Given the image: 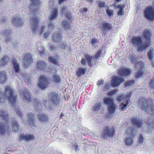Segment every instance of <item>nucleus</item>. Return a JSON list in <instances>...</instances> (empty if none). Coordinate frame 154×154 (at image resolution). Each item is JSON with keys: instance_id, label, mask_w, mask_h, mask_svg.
Masks as SVG:
<instances>
[{"instance_id": "1", "label": "nucleus", "mask_w": 154, "mask_h": 154, "mask_svg": "<svg viewBox=\"0 0 154 154\" xmlns=\"http://www.w3.org/2000/svg\"><path fill=\"white\" fill-rule=\"evenodd\" d=\"M143 38L146 42H143L141 37L134 36L131 39L132 45L137 47V51H142L149 46L151 43V37L152 35L150 32L147 29H145L142 33Z\"/></svg>"}, {"instance_id": "2", "label": "nucleus", "mask_w": 154, "mask_h": 154, "mask_svg": "<svg viewBox=\"0 0 154 154\" xmlns=\"http://www.w3.org/2000/svg\"><path fill=\"white\" fill-rule=\"evenodd\" d=\"M14 91L11 87L9 86L6 87L5 91L3 93L0 91V104H2V103L5 102V99H8L9 100L12 106H14L17 97L14 95Z\"/></svg>"}, {"instance_id": "3", "label": "nucleus", "mask_w": 154, "mask_h": 154, "mask_svg": "<svg viewBox=\"0 0 154 154\" xmlns=\"http://www.w3.org/2000/svg\"><path fill=\"white\" fill-rule=\"evenodd\" d=\"M0 116L5 122H0V134L1 135L10 134L11 128L8 125L9 115L8 112L0 110Z\"/></svg>"}, {"instance_id": "4", "label": "nucleus", "mask_w": 154, "mask_h": 154, "mask_svg": "<svg viewBox=\"0 0 154 154\" xmlns=\"http://www.w3.org/2000/svg\"><path fill=\"white\" fill-rule=\"evenodd\" d=\"M101 50H99L96 54L95 57L96 59L100 58L101 57V55L102 53ZM85 58H82L81 61V63L82 65L85 66L86 65V60L87 61L88 66L91 67H92L93 63L92 60L94 59V57L91 55L89 54H86L84 56Z\"/></svg>"}, {"instance_id": "5", "label": "nucleus", "mask_w": 154, "mask_h": 154, "mask_svg": "<svg viewBox=\"0 0 154 154\" xmlns=\"http://www.w3.org/2000/svg\"><path fill=\"white\" fill-rule=\"evenodd\" d=\"M116 130L113 126H105L103 127L102 135L104 138L112 137L115 134Z\"/></svg>"}, {"instance_id": "6", "label": "nucleus", "mask_w": 154, "mask_h": 154, "mask_svg": "<svg viewBox=\"0 0 154 154\" xmlns=\"http://www.w3.org/2000/svg\"><path fill=\"white\" fill-rule=\"evenodd\" d=\"M104 103L108 105L107 107L109 112L112 113L114 112L115 106L113 100L112 99L106 98L103 99Z\"/></svg>"}, {"instance_id": "7", "label": "nucleus", "mask_w": 154, "mask_h": 154, "mask_svg": "<svg viewBox=\"0 0 154 154\" xmlns=\"http://www.w3.org/2000/svg\"><path fill=\"white\" fill-rule=\"evenodd\" d=\"M38 87L41 89H44L48 87V82L47 79L44 75L40 76L38 78Z\"/></svg>"}, {"instance_id": "8", "label": "nucleus", "mask_w": 154, "mask_h": 154, "mask_svg": "<svg viewBox=\"0 0 154 154\" xmlns=\"http://www.w3.org/2000/svg\"><path fill=\"white\" fill-rule=\"evenodd\" d=\"M22 62L24 67H26L33 63L32 55L29 53H26L23 58Z\"/></svg>"}, {"instance_id": "9", "label": "nucleus", "mask_w": 154, "mask_h": 154, "mask_svg": "<svg viewBox=\"0 0 154 154\" xmlns=\"http://www.w3.org/2000/svg\"><path fill=\"white\" fill-rule=\"evenodd\" d=\"M145 17L149 20H154V10L152 7L147 8L144 11Z\"/></svg>"}, {"instance_id": "10", "label": "nucleus", "mask_w": 154, "mask_h": 154, "mask_svg": "<svg viewBox=\"0 0 154 154\" xmlns=\"http://www.w3.org/2000/svg\"><path fill=\"white\" fill-rule=\"evenodd\" d=\"M124 81L123 78L116 76L112 78L111 85L113 87H117Z\"/></svg>"}, {"instance_id": "11", "label": "nucleus", "mask_w": 154, "mask_h": 154, "mask_svg": "<svg viewBox=\"0 0 154 154\" xmlns=\"http://www.w3.org/2000/svg\"><path fill=\"white\" fill-rule=\"evenodd\" d=\"M38 19L37 17H35L30 19L31 26L33 33H36L38 26Z\"/></svg>"}, {"instance_id": "12", "label": "nucleus", "mask_w": 154, "mask_h": 154, "mask_svg": "<svg viewBox=\"0 0 154 154\" xmlns=\"http://www.w3.org/2000/svg\"><path fill=\"white\" fill-rule=\"evenodd\" d=\"M130 128H129L126 131V133H129L131 137H127L125 139V143L127 145H131L134 142L133 139L134 138L135 135L133 133V131L130 128V131H129Z\"/></svg>"}, {"instance_id": "13", "label": "nucleus", "mask_w": 154, "mask_h": 154, "mask_svg": "<svg viewBox=\"0 0 154 154\" xmlns=\"http://www.w3.org/2000/svg\"><path fill=\"white\" fill-rule=\"evenodd\" d=\"M118 72L120 75L127 77L131 74V71L129 68L124 67L118 69Z\"/></svg>"}, {"instance_id": "14", "label": "nucleus", "mask_w": 154, "mask_h": 154, "mask_svg": "<svg viewBox=\"0 0 154 154\" xmlns=\"http://www.w3.org/2000/svg\"><path fill=\"white\" fill-rule=\"evenodd\" d=\"M103 31L106 33V32H108L113 30V26L110 23L103 22L102 23L101 26Z\"/></svg>"}, {"instance_id": "15", "label": "nucleus", "mask_w": 154, "mask_h": 154, "mask_svg": "<svg viewBox=\"0 0 154 154\" xmlns=\"http://www.w3.org/2000/svg\"><path fill=\"white\" fill-rule=\"evenodd\" d=\"M49 100L55 104L57 105L60 103L58 95L54 93H51L48 94Z\"/></svg>"}, {"instance_id": "16", "label": "nucleus", "mask_w": 154, "mask_h": 154, "mask_svg": "<svg viewBox=\"0 0 154 154\" xmlns=\"http://www.w3.org/2000/svg\"><path fill=\"white\" fill-rule=\"evenodd\" d=\"M148 101L146 99L142 98L139 100L140 106L145 111H147L148 109Z\"/></svg>"}, {"instance_id": "17", "label": "nucleus", "mask_w": 154, "mask_h": 154, "mask_svg": "<svg viewBox=\"0 0 154 154\" xmlns=\"http://www.w3.org/2000/svg\"><path fill=\"white\" fill-rule=\"evenodd\" d=\"M28 121L29 125L31 127H35L34 115L30 113L27 115Z\"/></svg>"}, {"instance_id": "18", "label": "nucleus", "mask_w": 154, "mask_h": 154, "mask_svg": "<svg viewBox=\"0 0 154 154\" xmlns=\"http://www.w3.org/2000/svg\"><path fill=\"white\" fill-rule=\"evenodd\" d=\"M21 95L24 100H26L29 102L31 101V97L27 89L24 90L22 91L21 93Z\"/></svg>"}, {"instance_id": "19", "label": "nucleus", "mask_w": 154, "mask_h": 154, "mask_svg": "<svg viewBox=\"0 0 154 154\" xmlns=\"http://www.w3.org/2000/svg\"><path fill=\"white\" fill-rule=\"evenodd\" d=\"M131 104V102L129 99H127L124 101L122 103L120 106V108L122 111L125 110L128 106H130Z\"/></svg>"}, {"instance_id": "20", "label": "nucleus", "mask_w": 154, "mask_h": 154, "mask_svg": "<svg viewBox=\"0 0 154 154\" xmlns=\"http://www.w3.org/2000/svg\"><path fill=\"white\" fill-rule=\"evenodd\" d=\"M37 116L39 120L41 122H47L49 121V118L48 116L43 114H38L37 115Z\"/></svg>"}, {"instance_id": "21", "label": "nucleus", "mask_w": 154, "mask_h": 154, "mask_svg": "<svg viewBox=\"0 0 154 154\" xmlns=\"http://www.w3.org/2000/svg\"><path fill=\"white\" fill-rule=\"evenodd\" d=\"M12 63L13 65V69L15 72H19L20 71V65L17 63V61L15 58H12Z\"/></svg>"}, {"instance_id": "22", "label": "nucleus", "mask_w": 154, "mask_h": 154, "mask_svg": "<svg viewBox=\"0 0 154 154\" xmlns=\"http://www.w3.org/2000/svg\"><path fill=\"white\" fill-rule=\"evenodd\" d=\"M34 136L32 134L21 135L20 136V139L21 140H25L28 141L34 139Z\"/></svg>"}, {"instance_id": "23", "label": "nucleus", "mask_w": 154, "mask_h": 154, "mask_svg": "<svg viewBox=\"0 0 154 154\" xmlns=\"http://www.w3.org/2000/svg\"><path fill=\"white\" fill-rule=\"evenodd\" d=\"M132 123L134 125H135L137 127H141L142 122L138 119L137 118H133L131 119Z\"/></svg>"}, {"instance_id": "24", "label": "nucleus", "mask_w": 154, "mask_h": 154, "mask_svg": "<svg viewBox=\"0 0 154 154\" xmlns=\"http://www.w3.org/2000/svg\"><path fill=\"white\" fill-rule=\"evenodd\" d=\"M33 102L34 105L35 106V108L36 109V111L38 112H42V106L38 100L36 99H34L33 100Z\"/></svg>"}, {"instance_id": "25", "label": "nucleus", "mask_w": 154, "mask_h": 154, "mask_svg": "<svg viewBox=\"0 0 154 154\" xmlns=\"http://www.w3.org/2000/svg\"><path fill=\"white\" fill-rule=\"evenodd\" d=\"M6 74L4 71H0V83L4 84L6 80Z\"/></svg>"}, {"instance_id": "26", "label": "nucleus", "mask_w": 154, "mask_h": 154, "mask_svg": "<svg viewBox=\"0 0 154 154\" xmlns=\"http://www.w3.org/2000/svg\"><path fill=\"white\" fill-rule=\"evenodd\" d=\"M86 72V69L85 68H80L76 72V74L77 77H80L82 75H84Z\"/></svg>"}, {"instance_id": "27", "label": "nucleus", "mask_w": 154, "mask_h": 154, "mask_svg": "<svg viewBox=\"0 0 154 154\" xmlns=\"http://www.w3.org/2000/svg\"><path fill=\"white\" fill-rule=\"evenodd\" d=\"M9 61V58L7 56H5L0 61V66H3L7 65Z\"/></svg>"}, {"instance_id": "28", "label": "nucleus", "mask_w": 154, "mask_h": 154, "mask_svg": "<svg viewBox=\"0 0 154 154\" xmlns=\"http://www.w3.org/2000/svg\"><path fill=\"white\" fill-rule=\"evenodd\" d=\"M12 22L14 25L17 26H20L23 24L22 20L20 18H18L17 17V18H14Z\"/></svg>"}, {"instance_id": "29", "label": "nucleus", "mask_w": 154, "mask_h": 154, "mask_svg": "<svg viewBox=\"0 0 154 154\" xmlns=\"http://www.w3.org/2000/svg\"><path fill=\"white\" fill-rule=\"evenodd\" d=\"M36 66L38 69L45 70L46 68L47 64L45 62L41 61L37 63Z\"/></svg>"}, {"instance_id": "30", "label": "nucleus", "mask_w": 154, "mask_h": 154, "mask_svg": "<svg viewBox=\"0 0 154 154\" xmlns=\"http://www.w3.org/2000/svg\"><path fill=\"white\" fill-rule=\"evenodd\" d=\"M11 123L12 126V130L14 132L18 131L19 130L20 126L18 125L17 122L15 121L12 120Z\"/></svg>"}, {"instance_id": "31", "label": "nucleus", "mask_w": 154, "mask_h": 154, "mask_svg": "<svg viewBox=\"0 0 154 154\" xmlns=\"http://www.w3.org/2000/svg\"><path fill=\"white\" fill-rule=\"evenodd\" d=\"M52 38L53 41L57 42L60 41L62 39V38L60 33H57L53 35Z\"/></svg>"}, {"instance_id": "32", "label": "nucleus", "mask_w": 154, "mask_h": 154, "mask_svg": "<svg viewBox=\"0 0 154 154\" xmlns=\"http://www.w3.org/2000/svg\"><path fill=\"white\" fill-rule=\"evenodd\" d=\"M51 12L52 14L49 18L51 20L56 18L58 16V11L57 8H53Z\"/></svg>"}, {"instance_id": "33", "label": "nucleus", "mask_w": 154, "mask_h": 154, "mask_svg": "<svg viewBox=\"0 0 154 154\" xmlns=\"http://www.w3.org/2000/svg\"><path fill=\"white\" fill-rule=\"evenodd\" d=\"M130 96V94H127L126 95H125L124 94H122L118 96L116 99L118 101L120 102L122 100L128 98Z\"/></svg>"}, {"instance_id": "34", "label": "nucleus", "mask_w": 154, "mask_h": 154, "mask_svg": "<svg viewBox=\"0 0 154 154\" xmlns=\"http://www.w3.org/2000/svg\"><path fill=\"white\" fill-rule=\"evenodd\" d=\"M40 3L39 0H30V5L33 7L39 6Z\"/></svg>"}, {"instance_id": "35", "label": "nucleus", "mask_w": 154, "mask_h": 154, "mask_svg": "<svg viewBox=\"0 0 154 154\" xmlns=\"http://www.w3.org/2000/svg\"><path fill=\"white\" fill-rule=\"evenodd\" d=\"M53 81L56 83H60L61 82V79L58 75H55L53 76Z\"/></svg>"}, {"instance_id": "36", "label": "nucleus", "mask_w": 154, "mask_h": 154, "mask_svg": "<svg viewBox=\"0 0 154 154\" xmlns=\"http://www.w3.org/2000/svg\"><path fill=\"white\" fill-rule=\"evenodd\" d=\"M153 49H151L148 52L147 55L150 60H152L153 58Z\"/></svg>"}, {"instance_id": "37", "label": "nucleus", "mask_w": 154, "mask_h": 154, "mask_svg": "<svg viewBox=\"0 0 154 154\" xmlns=\"http://www.w3.org/2000/svg\"><path fill=\"white\" fill-rule=\"evenodd\" d=\"M48 59L49 61L51 62L54 64H57L58 63L57 61L58 59H56L54 57L51 56L48 57Z\"/></svg>"}, {"instance_id": "38", "label": "nucleus", "mask_w": 154, "mask_h": 154, "mask_svg": "<svg viewBox=\"0 0 154 154\" xmlns=\"http://www.w3.org/2000/svg\"><path fill=\"white\" fill-rule=\"evenodd\" d=\"M116 7L119 9V10L118 11V14L119 15H122L124 13L123 10L124 6H116Z\"/></svg>"}, {"instance_id": "39", "label": "nucleus", "mask_w": 154, "mask_h": 154, "mask_svg": "<svg viewBox=\"0 0 154 154\" xmlns=\"http://www.w3.org/2000/svg\"><path fill=\"white\" fill-rule=\"evenodd\" d=\"M101 105L100 103L97 104L92 107V109L94 111H98L100 109Z\"/></svg>"}, {"instance_id": "40", "label": "nucleus", "mask_w": 154, "mask_h": 154, "mask_svg": "<svg viewBox=\"0 0 154 154\" xmlns=\"http://www.w3.org/2000/svg\"><path fill=\"white\" fill-rule=\"evenodd\" d=\"M143 70H140L135 74V77L137 78L142 76L143 74Z\"/></svg>"}, {"instance_id": "41", "label": "nucleus", "mask_w": 154, "mask_h": 154, "mask_svg": "<svg viewBox=\"0 0 154 154\" xmlns=\"http://www.w3.org/2000/svg\"><path fill=\"white\" fill-rule=\"evenodd\" d=\"M62 24L65 28L69 29L70 27V24L67 21L64 20L62 21Z\"/></svg>"}, {"instance_id": "42", "label": "nucleus", "mask_w": 154, "mask_h": 154, "mask_svg": "<svg viewBox=\"0 0 154 154\" xmlns=\"http://www.w3.org/2000/svg\"><path fill=\"white\" fill-rule=\"evenodd\" d=\"M135 84V81L134 80L127 81L125 83V86H129Z\"/></svg>"}, {"instance_id": "43", "label": "nucleus", "mask_w": 154, "mask_h": 154, "mask_svg": "<svg viewBox=\"0 0 154 154\" xmlns=\"http://www.w3.org/2000/svg\"><path fill=\"white\" fill-rule=\"evenodd\" d=\"M117 92V90L114 89L112 91H109L107 93V95L109 96H110L114 95L116 94Z\"/></svg>"}, {"instance_id": "44", "label": "nucleus", "mask_w": 154, "mask_h": 154, "mask_svg": "<svg viewBox=\"0 0 154 154\" xmlns=\"http://www.w3.org/2000/svg\"><path fill=\"white\" fill-rule=\"evenodd\" d=\"M98 6L100 8H103L105 7V3L101 1H99L98 2Z\"/></svg>"}, {"instance_id": "45", "label": "nucleus", "mask_w": 154, "mask_h": 154, "mask_svg": "<svg viewBox=\"0 0 154 154\" xmlns=\"http://www.w3.org/2000/svg\"><path fill=\"white\" fill-rule=\"evenodd\" d=\"M135 66H139V67L141 68H142L143 66V62H137L135 63Z\"/></svg>"}, {"instance_id": "46", "label": "nucleus", "mask_w": 154, "mask_h": 154, "mask_svg": "<svg viewBox=\"0 0 154 154\" xmlns=\"http://www.w3.org/2000/svg\"><path fill=\"white\" fill-rule=\"evenodd\" d=\"M106 12L108 16H113V11H111L110 10L107 9L106 11Z\"/></svg>"}, {"instance_id": "47", "label": "nucleus", "mask_w": 154, "mask_h": 154, "mask_svg": "<svg viewBox=\"0 0 154 154\" xmlns=\"http://www.w3.org/2000/svg\"><path fill=\"white\" fill-rule=\"evenodd\" d=\"M65 17L67 19L69 20H71V13L67 12L65 14Z\"/></svg>"}, {"instance_id": "48", "label": "nucleus", "mask_w": 154, "mask_h": 154, "mask_svg": "<svg viewBox=\"0 0 154 154\" xmlns=\"http://www.w3.org/2000/svg\"><path fill=\"white\" fill-rule=\"evenodd\" d=\"M150 86L153 88H154V79H151L149 83Z\"/></svg>"}, {"instance_id": "49", "label": "nucleus", "mask_w": 154, "mask_h": 154, "mask_svg": "<svg viewBox=\"0 0 154 154\" xmlns=\"http://www.w3.org/2000/svg\"><path fill=\"white\" fill-rule=\"evenodd\" d=\"M143 137L142 135H141L139 137V139L138 141L139 143H143Z\"/></svg>"}, {"instance_id": "50", "label": "nucleus", "mask_w": 154, "mask_h": 154, "mask_svg": "<svg viewBox=\"0 0 154 154\" xmlns=\"http://www.w3.org/2000/svg\"><path fill=\"white\" fill-rule=\"evenodd\" d=\"M97 40L96 38H93L91 41V43L92 45H94L95 43L97 42Z\"/></svg>"}, {"instance_id": "51", "label": "nucleus", "mask_w": 154, "mask_h": 154, "mask_svg": "<svg viewBox=\"0 0 154 154\" xmlns=\"http://www.w3.org/2000/svg\"><path fill=\"white\" fill-rule=\"evenodd\" d=\"M80 11L82 13H84L85 12L86 13L87 11V9L86 8H82L81 9Z\"/></svg>"}, {"instance_id": "52", "label": "nucleus", "mask_w": 154, "mask_h": 154, "mask_svg": "<svg viewBox=\"0 0 154 154\" xmlns=\"http://www.w3.org/2000/svg\"><path fill=\"white\" fill-rule=\"evenodd\" d=\"M16 113L18 116H20L21 117H22V115H21V113L19 109H17V110L16 111Z\"/></svg>"}, {"instance_id": "53", "label": "nucleus", "mask_w": 154, "mask_h": 154, "mask_svg": "<svg viewBox=\"0 0 154 154\" xmlns=\"http://www.w3.org/2000/svg\"><path fill=\"white\" fill-rule=\"evenodd\" d=\"M44 31V26H42L39 30V32L40 34H42V32Z\"/></svg>"}, {"instance_id": "54", "label": "nucleus", "mask_w": 154, "mask_h": 154, "mask_svg": "<svg viewBox=\"0 0 154 154\" xmlns=\"http://www.w3.org/2000/svg\"><path fill=\"white\" fill-rule=\"evenodd\" d=\"M67 10V8L66 7H63L61 9V12L62 13H64Z\"/></svg>"}, {"instance_id": "55", "label": "nucleus", "mask_w": 154, "mask_h": 154, "mask_svg": "<svg viewBox=\"0 0 154 154\" xmlns=\"http://www.w3.org/2000/svg\"><path fill=\"white\" fill-rule=\"evenodd\" d=\"M49 33L48 32H45L44 33L43 35L44 38H47L49 35Z\"/></svg>"}, {"instance_id": "56", "label": "nucleus", "mask_w": 154, "mask_h": 154, "mask_svg": "<svg viewBox=\"0 0 154 154\" xmlns=\"http://www.w3.org/2000/svg\"><path fill=\"white\" fill-rule=\"evenodd\" d=\"M45 50L44 49L42 51H40L39 52V54L41 56H42L45 53Z\"/></svg>"}, {"instance_id": "57", "label": "nucleus", "mask_w": 154, "mask_h": 154, "mask_svg": "<svg viewBox=\"0 0 154 154\" xmlns=\"http://www.w3.org/2000/svg\"><path fill=\"white\" fill-rule=\"evenodd\" d=\"M103 84V80H99L98 81L97 85H101Z\"/></svg>"}, {"instance_id": "58", "label": "nucleus", "mask_w": 154, "mask_h": 154, "mask_svg": "<svg viewBox=\"0 0 154 154\" xmlns=\"http://www.w3.org/2000/svg\"><path fill=\"white\" fill-rule=\"evenodd\" d=\"M131 60L132 61H134L135 60V58L134 56H131Z\"/></svg>"}, {"instance_id": "59", "label": "nucleus", "mask_w": 154, "mask_h": 154, "mask_svg": "<svg viewBox=\"0 0 154 154\" xmlns=\"http://www.w3.org/2000/svg\"><path fill=\"white\" fill-rule=\"evenodd\" d=\"M50 50L51 51L55 49V47L54 46L52 45H51L50 46Z\"/></svg>"}, {"instance_id": "60", "label": "nucleus", "mask_w": 154, "mask_h": 154, "mask_svg": "<svg viewBox=\"0 0 154 154\" xmlns=\"http://www.w3.org/2000/svg\"><path fill=\"white\" fill-rule=\"evenodd\" d=\"M49 28H54V26L52 24H50L48 25Z\"/></svg>"}, {"instance_id": "61", "label": "nucleus", "mask_w": 154, "mask_h": 154, "mask_svg": "<svg viewBox=\"0 0 154 154\" xmlns=\"http://www.w3.org/2000/svg\"><path fill=\"white\" fill-rule=\"evenodd\" d=\"M11 30H8V32H7V31L5 32V35H7V33H8V34L9 33H11Z\"/></svg>"}, {"instance_id": "62", "label": "nucleus", "mask_w": 154, "mask_h": 154, "mask_svg": "<svg viewBox=\"0 0 154 154\" xmlns=\"http://www.w3.org/2000/svg\"><path fill=\"white\" fill-rule=\"evenodd\" d=\"M64 116V114L63 113H61L60 115V118L61 119H62L63 117Z\"/></svg>"}, {"instance_id": "63", "label": "nucleus", "mask_w": 154, "mask_h": 154, "mask_svg": "<svg viewBox=\"0 0 154 154\" xmlns=\"http://www.w3.org/2000/svg\"><path fill=\"white\" fill-rule=\"evenodd\" d=\"M65 0H59L58 3L59 4H61V3L64 2Z\"/></svg>"}, {"instance_id": "64", "label": "nucleus", "mask_w": 154, "mask_h": 154, "mask_svg": "<svg viewBox=\"0 0 154 154\" xmlns=\"http://www.w3.org/2000/svg\"><path fill=\"white\" fill-rule=\"evenodd\" d=\"M26 81L28 82H30V79L29 78H27L26 79Z\"/></svg>"}]
</instances>
